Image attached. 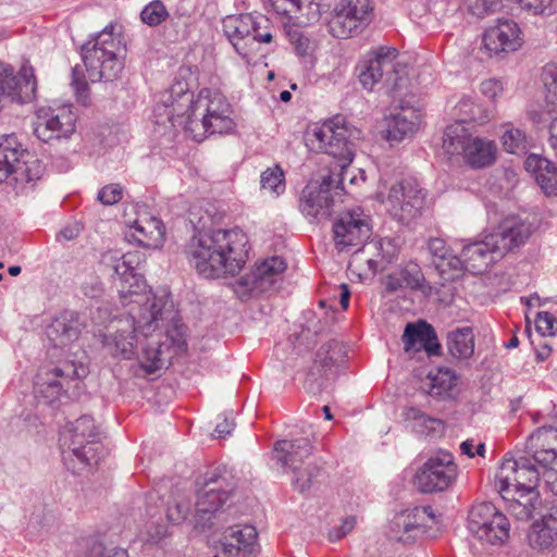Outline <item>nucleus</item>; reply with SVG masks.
Here are the masks:
<instances>
[{
  "label": "nucleus",
  "instance_id": "obj_36",
  "mask_svg": "<svg viewBox=\"0 0 557 557\" xmlns=\"http://www.w3.org/2000/svg\"><path fill=\"white\" fill-rule=\"evenodd\" d=\"M134 230L135 233L128 236L141 247L159 248L163 244L165 228L162 221L157 218H150L145 225L141 221H136Z\"/></svg>",
  "mask_w": 557,
  "mask_h": 557
},
{
  "label": "nucleus",
  "instance_id": "obj_30",
  "mask_svg": "<svg viewBox=\"0 0 557 557\" xmlns=\"http://www.w3.org/2000/svg\"><path fill=\"white\" fill-rule=\"evenodd\" d=\"M399 107L400 111L392 115L387 121V127L385 129L384 137L391 143H399L409 135H412L416 122L418 121L417 109L409 106V102L405 104V101H401Z\"/></svg>",
  "mask_w": 557,
  "mask_h": 557
},
{
  "label": "nucleus",
  "instance_id": "obj_48",
  "mask_svg": "<svg viewBox=\"0 0 557 557\" xmlns=\"http://www.w3.org/2000/svg\"><path fill=\"white\" fill-rule=\"evenodd\" d=\"M502 143L506 151L513 154L523 153L528 149L525 134L517 127L507 125L502 135Z\"/></svg>",
  "mask_w": 557,
  "mask_h": 557
},
{
  "label": "nucleus",
  "instance_id": "obj_16",
  "mask_svg": "<svg viewBox=\"0 0 557 557\" xmlns=\"http://www.w3.org/2000/svg\"><path fill=\"white\" fill-rule=\"evenodd\" d=\"M76 116L69 108L39 109L34 134L41 141L53 138H69L76 127Z\"/></svg>",
  "mask_w": 557,
  "mask_h": 557
},
{
  "label": "nucleus",
  "instance_id": "obj_49",
  "mask_svg": "<svg viewBox=\"0 0 557 557\" xmlns=\"http://www.w3.org/2000/svg\"><path fill=\"white\" fill-rule=\"evenodd\" d=\"M420 535L426 539H434L441 532V516L431 506H420Z\"/></svg>",
  "mask_w": 557,
  "mask_h": 557
},
{
  "label": "nucleus",
  "instance_id": "obj_24",
  "mask_svg": "<svg viewBox=\"0 0 557 557\" xmlns=\"http://www.w3.org/2000/svg\"><path fill=\"white\" fill-rule=\"evenodd\" d=\"M277 14L289 18L305 17L307 23L318 22L331 8V0H271Z\"/></svg>",
  "mask_w": 557,
  "mask_h": 557
},
{
  "label": "nucleus",
  "instance_id": "obj_5",
  "mask_svg": "<svg viewBox=\"0 0 557 557\" xmlns=\"http://www.w3.org/2000/svg\"><path fill=\"white\" fill-rule=\"evenodd\" d=\"M45 173V164L27 150L14 135H8L0 141V183L10 178L16 194L33 190Z\"/></svg>",
  "mask_w": 557,
  "mask_h": 557
},
{
  "label": "nucleus",
  "instance_id": "obj_1",
  "mask_svg": "<svg viewBox=\"0 0 557 557\" xmlns=\"http://www.w3.org/2000/svg\"><path fill=\"white\" fill-rule=\"evenodd\" d=\"M312 141L318 149L338 161L341 172L336 175L323 176L318 188L306 187L302 190L300 210L314 219H326L332 213L336 200L342 201L344 181L347 166L352 162L357 144L361 140L362 132L347 121L343 115H335L312 131Z\"/></svg>",
  "mask_w": 557,
  "mask_h": 557
},
{
  "label": "nucleus",
  "instance_id": "obj_51",
  "mask_svg": "<svg viewBox=\"0 0 557 557\" xmlns=\"http://www.w3.org/2000/svg\"><path fill=\"white\" fill-rule=\"evenodd\" d=\"M169 13L164 7V4L159 1L154 0L150 3H148L140 13L141 21L153 27L160 25L165 18L168 17Z\"/></svg>",
  "mask_w": 557,
  "mask_h": 557
},
{
  "label": "nucleus",
  "instance_id": "obj_20",
  "mask_svg": "<svg viewBox=\"0 0 557 557\" xmlns=\"http://www.w3.org/2000/svg\"><path fill=\"white\" fill-rule=\"evenodd\" d=\"M503 257V253L497 251V244L491 239L490 234L483 240L465 245L459 256L461 270L473 274H482Z\"/></svg>",
  "mask_w": 557,
  "mask_h": 557
},
{
  "label": "nucleus",
  "instance_id": "obj_31",
  "mask_svg": "<svg viewBox=\"0 0 557 557\" xmlns=\"http://www.w3.org/2000/svg\"><path fill=\"white\" fill-rule=\"evenodd\" d=\"M524 166L545 194H557V165L539 154H530Z\"/></svg>",
  "mask_w": 557,
  "mask_h": 557
},
{
  "label": "nucleus",
  "instance_id": "obj_64",
  "mask_svg": "<svg viewBox=\"0 0 557 557\" xmlns=\"http://www.w3.org/2000/svg\"><path fill=\"white\" fill-rule=\"evenodd\" d=\"M480 89L483 96L492 101H495L499 96L503 95L504 84L499 79L490 78L481 83Z\"/></svg>",
  "mask_w": 557,
  "mask_h": 557
},
{
  "label": "nucleus",
  "instance_id": "obj_32",
  "mask_svg": "<svg viewBox=\"0 0 557 557\" xmlns=\"http://www.w3.org/2000/svg\"><path fill=\"white\" fill-rule=\"evenodd\" d=\"M456 385V373L448 368H438L436 371L430 372L426 375L420 388L432 397L448 398L453 396Z\"/></svg>",
  "mask_w": 557,
  "mask_h": 557
},
{
  "label": "nucleus",
  "instance_id": "obj_14",
  "mask_svg": "<svg viewBox=\"0 0 557 557\" xmlns=\"http://www.w3.org/2000/svg\"><path fill=\"white\" fill-rule=\"evenodd\" d=\"M37 82L33 67L23 66L18 75L14 69L0 62V111L8 101L28 103L36 97Z\"/></svg>",
  "mask_w": 557,
  "mask_h": 557
},
{
  "label": "nucleus",
  "instance_id": "obj_55",
  "mask_svg": "<svg viewBox=\"0 0 557 557\" xmlns=\"http://www.w3.org/2000/svg\"><path fill=\"white\" fill-rule=\"evenodd\" d=\"M414 510L416 508L408 513L404 511L397 517V525H401L404 529V533L399 536V541L405 544H413L416 542V535L411 534L417 529L414 521L416 515H412Z\"/></svg>",
  "mask_w": 557,
  "mask_h": 557
},
{
  "label": "nucleus",
  "instance_id": "obj_46",
  "mask_svg": "<svg viewBox=\"0 0 557 557\" xmlns=\"http://www.w3.org/2000/svg\"><path fill=\"white\" fill-rule=\"evenodd\" d=\"M386 83L395 96H403L410 85L409 67L405 62L398 61L387 74Z\"/></svg>",
  "mask_w": 557,
  "mask_h": 557
},
{
  "label": "nucleus",
  "instance_id": "obj_63",
  "mask_svg": "<svg viewBox=\"0 0 557 557\" xmlns=\"http://www.w3.org/2000/svg\"><path fill=\"white\" fill-rule=\"evenodd\" d=\"M401 341L406 352L418 351L416 348L418 343V321L406 324Z\"/></svg>",
  "mask_w": 557,
  "mask_h": 557
},
{
  "label": "nucleus",
  "instance_id": "obj_7",
  "mask_svg": "<svg viewBox=\"0 0 557 557\" xmlns=\"http://www.w3.org/2000/svg\"><path fill=\"white\" fill-rule=\"evenodd\" d=\"M273 26L262 14L228 15L223 20V32L235 51L247 61L255 52V44H270Z\"/></svg>",
  "mask_w": 557,
  "mask_h": 557
},
{
  "label": "nucleus",
  "instance_id": "obj_19",
  "mask_svg": "<svg viewBox=\"0 0 557 557\" xmlns=\"http://www.w3.org/2000/svg\"><path fill=\"white\" fill-rule=\"evenodd\" d=\"M532 233L533 227L530 222L518 215H508L490 235L491 239L497 244V251L505 256L508 251L524 245Z\"/></svg>",
  "mask_w": 557,
  "mask_h": 557
},
{
  "label": "nucleus",
  "instance_id": "obj_42",
  "mask_svg": "<svg viewBox=\"0 0 557 557\" xmlns=\"http://www.w3.org/2000/svg\"><path fill=\"white\" fill-rule=\"evenodd\" d=\"M75 557H128L124 548L114 547L107 554L104 545L96 537L82 539L76 544Z\"/></svg>",
  "mask_w": 557,
  "mask_h": 557
},
{
  "label": "nucleus",
  "instance_id": "obj_25",
  "mask_svg": "<svg viewBox=\"0 0 557 557\" xmlns=\"http://www.w3.org/2000/svg\"><path fill=\"white\" fill-rule=\"evenodd\" d=\"M313 453V446L305 437L293 441L282 440L274 444V459L283 468H288L292 473L298 471Z\"/></svg>",
  "mask_w": 557,
  "mask_h": 557
},
{
  "label": "nucleus",
  "instance_id": "obj_62",
  "mask_svg": "<svg viewBox=\"0 0 557 557\" xmlns=\"http://www.w3.org/2000/svg\"><path fill=\"white\" fill-rule=\"evenodd\" d=\"M83 294L91 299L100 298L103 294V285L99 277L89 276L82 283Z\"/></svg>",
  "mask_w": 557,
  "mask_h": 557
},
{
  "label": "nucleus",
  "instance_id": "obj_58",
  "mask_svg": "<svg viewBox=\"0 0 557 557\" xmlns=\"http://www.w3.org/2000/svg\"><path fill=\"white\" fill-rule=\"evenodd\" d=\"M536 331L543 336H553L557 333V317L550 312H539L535 319Z\"/></svg>",
  "mask_w": 557,
  "mask_h": 557
},
{
  "label": "nucleus",
  "instance_id": "obj_6",
  "mask_svg": "<svg viewBox=\"0 0 557 557\" xmlns=\"http://www.w3.org/2000/svg\"><path fill=\"white\" fill-rule=\"evenodd\" d=\"M113 30L112 24L106 26L82 47V59L92 83L112 82L119 78L124 69L123 61L117 57L120 40H116Z\"/></svg>",
  "mask_w": 557,
  "mask_h": 557
},
{
  "label": "nucleus",
  "instance_id": "obj_43",
  "mask_svg": "<svg viewBox=\"0 0 557 557\" xmlns=\"http://www.w3.org/2000/svg\"><path fill=\"white\" fill-rule=\"evenodd\" d=\"M226 502V499L214 492L209 493V490L199 486L195 504L198 520L206 522L210 519V516L219 511Z\"/></svg>",
  "mask_w": 557,
  "mask_h": 557
},
{
  "label": "nucleus",
  "instance_id": "obj_29",
  "mask_svg": "<svg viewBox=\"0 0 557 557\" xmlns=\"http://www.w3.org/2000/svg\"><path fill=\"white\" fill-rule=\"evenodd\" d=\"M197 485L209 490V493L214 492L228 500L237 487V479L232 469L220 466L206 471V473L198 479Z\"/></svg>",
  "mask_w": 557,
  "mask_h": 557
},
{
  "label": "nucleus",
  "instance_id": "obj_37",
  "mask_svg": "<svg viewBox=\"0 0 557 557\" xmlns=\"http://www.w3.org/2000/svg\"><path fill=\"white\" fill-rule=\"evenodd\" d=\"M503 499L506 502V508L509 513L517 520H529L532 517L533 511L536 508L539 502V492L533 497L529 492H511L508 495L499 493Z\"/></svg>",
  "mask_w": 557,
  "mask_h": 557
},
{
  "label": "nucleus",
  "instance_id": "obj_41",
  "mask_svg": "<svg viewBox=\"0 0 557 557\" xmlns=\"http://www.w3.org/2000/svg\"><path fill=\"white\" fill-rule=\"evenodd\" d=\"M293 474V487L299 493H306L311 487H314L323 481L325 471L317 463L309 462L306 465V467L301 466V468L298 471H295Z\"/></svg>",
  "mask_w": 557,
  "mask_h": 557
},
{
  "label": "nucleus",
  "instance_id": "obj_17",
  "mask_svg": "<svg viewBox=\"0 0 557 557\" xmlns=\"http://www.w3.org/2000/svg\"><path fill=\"white\" fill-rule=\"evenodd\" d=\"M194 102L193 94L188 92L181 84L177 87H172L163 103L157 104L153 109L156 123L164 124V120H162L164 115L172 126L184 125L185 128L194 131L196 124L187 123Z\"/></svg>",
  "mask_w": 557,
  "mask_h": 557
},
{
  "label": "nucleus",
  "instance_id": "obj_8",
  "mask_svg": "<svg viewBox=\"0 0 557 557\" xmlns=\"http://www.w3.org/2000/svg\"><path fill=\"white\" fill-rule=\"evenodd\" d=\"M443 147L451 156L462 154L467 163L479 169L492 164L497 151L494 141L472 137L460 124H451L446 127Z\"/></svg>",
  "mask_w": 557,
  "mask_h": 557
},
{
  "label": "nucleus",
  "instance_id": "obj_39",
  "mask_svg": "<svg viewBox=\"0 0 557 557\" xmlns=\"http://www.w3.org/2000/svg\"><path fill=\"white\" fill-rule=\"evenodd\" d=\"M450 355L458 359H468L474 352V335L469 326L449 333L447 342Z\"/></svg>",
  "mask_w": 557,
  "mask_h": 557
},
{
  "label": "nucleus",
  "instance_id": "obj_4",
  "mask_svg": "<svg viewBox=\"0 0 557 557\" xmlns=\"http://www.w3.org/2000/svg\"><path fill=\"white\" fill-rule=\"evenodd\" d=\"M170 294L163 293L158 296L149 290L138 294L132 289L120 290L121 301L124 306H132L125 319L117 321L113 333L104 335L103 345L115 357L132 359L136 355L137 336L140 332L147 337L153 332L160 320H163L168 311Z\"/></svg>",
  "mask_w": 557,
  "mask_h": 557
},
{
  "label": "nucleus",
  "instance_id": "obj_45",
  "mask_svg": "<svg viewBox=\"0 0 557 557\" xmlns=\"http://www.w3.org/2000/svg\"><path fill=\"white\" fill-rule=\"evenodd\" d=\"M420 350L428 357H441L443 347L440 343L435 329L424 320L420 319Z\"/></svg>",
  "mask_w": 557,
  "mask_h": 557
},
{
  "label": "nucleus",
  "instance_id": "obj_34",
  "mask_svg": "<svg viewBox=\"0 0 557 557\" xmlns=\"http://www.w3.org/2000/svg\"><path fill=\"white\" fill-rule=\"evenodd\" d=\"M102 262L108 267H111L114 273L120 277L123 284H127L131 278L136 281V287L139 288L138 278L134 274L135 263H138V256L134 252H127L119 256L116 252H107L102 256ZM124 288L125 290L132 289L140 294L137 289H133V285L128 287L122 285L119 292Z\"/></svg>",
  "mask_w": 557,
  "mask_h": 557
},
{
  "label": "nucleus",
  "instance_id": "obj_56",
  "mask_svg": "<svg viewBox=\"0 0 557 557\" xmlns=\"http://www.w3.org/2000/svg\"><path fill=\"white\" fill-rule=\"evenodd\" d=\"M418 421V408L414 401H407L401 406L398 414V423L409 432L414 433L417 431Z\"/></svg>",
  "mask_w": 557,
  "mask_h": 557
},
{
  "label": "nucleus",
  "instance_id": "obj_59",
  "mask_svg": "<svg viewBox=\"0 0 557 557\" xmlns=\"http://www.w3.org/2000/svg\"><path fill=\"white\" fill-rule=\"evenodd\" d=\"M445 425L442 420L420 414V433L431 438H437L443 435Z\"/></svg>",
  "mask_w": 557,
  "mask_h": 557
},
{
  "label": "nucleus",
  "instance_id": "obj_38",
  "mask_svg": "<svg viewBox=\"0 0 557 557\" xmlns=\"http://www.w3.org/2000/svg\"><path fill=\"white\" fill-rule=\"evenodd\" d=\"M347 358L345 346L338 341L332 339L323 344L315 352V366H320L324 371H331L333 368L342 366Z\"/></svg>",
  "mask_w": 557,
  "mask_h": 557
},
{
  "label": "nucleus",
  "instance_id": "obj_61",
  "mask_svg": "<svg viewBox=\"0 0 557 557\" xmlns=\"http://www.w3.org/2000/svg\"><path fill=\"white\" fill-rule=\"evenodd\" d=\"M519 4L534 14H552L555 10L554 0H518Z\"/></svg>",
  "mask_w": 557,
  "mask_h": 557
},
{
  "label": "nucleus",
  "instance_id": "obj_2",
  "mask_svg": "<svg viewBox=\"0 0 557 557\" xmlns=\"http://www.w3.org/2000/svg\"><path fill=\"white\" fill-rule=\"evenodd\" d=\"M557 472V429L543 426L527 440L523 450L517 449L504 456L496 473L499 493L529 492L536 496L542 470Z\"/></svg>",
  "mask_w": 557,
  "mask_h": 557
},
{
  "label": "nucleus",
  "instance_id": "obj_9",
  "mask_svg": "<svg viewBox=\"0 0 557 557\" xmlns=\"http://www.w3.org/2000/svg\"><path fill=\"white\" fill-rule=\"evenodd\" d=\"M468 529L482 542L492 545L505 543L509 537V522L492 503L472 506L468 515Z\"/></svg>",
  "mask_w": 557,
  "mask_h": 557
},
{
  "label": "nucleus",
  "instance_id": "obj_28",
  "mask_svg": "<svg viewBox=\"0 0 557 557\" xmlns=\"http://www.w3.org/2000/svg\"><path fill=\"white\" fill-rule=\"evenodd\" d=\"M528 541L537 550L557 546V505L553 506L541 520L534 521L528 533Z\"/></svg>",
  "mask_w": 557,
  "mask_h": 557
},
{
  "label": "nucleus",
  "instance_id": "obj_44",
  "mask_svg": "<svg viewBox=\"0 0 557 557\" xmlns=\"http://www.w3.org/2000/svg\"><path fill=\"white\" fill-rule=\"evenodd\" d=\"M457 122L455 124L463 125L466 122L483 123L485 117L480 104L471 96H463L455 106Z\"/></svg>",
  "mask_w": 557,
  "mask_h": 557
},
{
  "label": "nucleus",
  "instance_id": "obj_18",
  "mask_svg": "<svg viewBox=\"0 0 557 557\" xmlns=\"http://www.w3.org/2000/svg\"><path fill=\"white\" fill-rule=\"evenodd\" d=\"M522 42L519 25L508 18H499L497 24L487 28L483 35V46L490 54L516 51Z\"/></svg>",
  "mask_w": 557,
  "mask_h": 557
},
{
  "label": "nucleus",
  "instance_id": "obj_54",
  "mask_svg": "<svg viewBox=\"0 0 557 557\" xmlns=\"http://www.w3.org/2000/svg\"><path fill=\"white\" fill-rule=\"evenodd\" d=\"M160 355H161V346L145 347L143 349L140 367L149 374L154 373L157 370H159L163 366Z\"/></svg>",
  "mask_w": 557,
  "mask_h": 557
},
{
  "label": "nucleus",
  "instance_id": "obj_13",
  "mask_svg": "<svg viewBox=\"0 0 557 557\" xmlns=\"http://www.w3.org/2000/svg\"><path fill=\"white\" fill-rule=\"evenodd\" d=\"M101 433L99 428L95 424V420L90 416H82L75 422L69 423L66 430L61 434V447H67V450L63 449V460L67 468L70 459L75 457L82 465H89L97 461L96 456H87L83 444L85 442H95V438H100Z\"/></svg>",
  "mask_w": 557,
  "mask_h": 557
},
{
  "label": "nucleus",
  "instance_id": "obj_33",
  "mask_svg": "<svg viewBox=\"0 0 557 557\" xmlns=\"http://www.w3.org/2000/svg\"><path fill=\"white\" fill-rule=\"evenodd\" d=\"M428 251L432 256V263L441 275H447L446 280L454 278L450 271H461L460 258L451 255L442 238H431L428 243Z\"/></svg>",
  "mask_w": 557,
  "mask_h": 557
},
{
  "label": "nucleus",
  "instance_id": "obj_21",
  "mask_svg": "<svg viewBox=\"0 0 557 557\" xmlns=\"http://www.w3.org/2000/svg\"><path fill=\"white\" fill-rule=\"evenodd\" d=\"M257 536L252 525L228 528L223 534L216 557H255L258 552Z\"/></svg>",
  "mask_w": 557,
  "mask_h": 557
},
{
  "label": "nucleus",
  "instance_id": "obj_11",
  "mask_svg": "<svg viewBox=\"0 0 557 557\" xmlns=\"http://www.w3.org/2000/svg\"><path fill=\"white\" fill-rule=\"evenodd\" d=\"M370 0H342L329 21L330 33L336 38L359 34L371 21Z\"/></svg>",
  "mask_w": 557,
  "mask_h": 557
},
{
  "label": "nucleus",
  "instance_id": "obj_3",
  "mask_svg": "<svg viewBox=\"0 0 557 557\" xmlns=\"http://www.w3.org/2000/svg\"><path fill=\"white\" fill-rule=\"evenodd\" d=\"M248 250V237L239 228L199 232L185 247L189 263L207 278L238 274Z\"/></svg>",
  "mask_w": 557,
  "mask_h": 557
},
{
  "label": "nucleus",
  "instance_id": "obj_35",
  "mask_svg": "<svg viewBox=\"0 0 557 557\" xmlns=\"http://www.w3.org/2000/svg\"><path fill=\"white\" fill-rule=\"evenodd\" d=\"M417 195L418 190L405 182L394 185L389 190L388 199L399 206L400 219L406 223H410L418 216Z\"/></svg>",
  "mask_w": 557,
  "mask_h": 557
},
{
  "label": "nucleus",
  "instance_id": "obj_57",
  "mask_svg": "<svg viewBox=\"0 0 557 557\" xmlns=\"http://www.w3.org/2000/svg\"><path fill=\"white\" fill-rule=\"evenodd\" d=\"M465 7L473 16L484 17L495 12L499 4L496 0H465Z\"/></svg>",
  "mask_w": 557,
  "mask_h": 557
},
{
  "label": "nucleus",
  "instance_id": "obj_47",
  "mask_svg": "<svg viewBox=\"0 0 557 557\" xmlns=\"http://www.w3.org/2000/svg\"><path fill=\"white\" fill-rule=\"evenodd\" d=\"M542 81L546 90L547 113L557 107V63H548L543 67Z\"/></svg>",
  "mask_w": 557,
  "mask_h": 557
},
{
  "label": "nucleus",
  "instance_id": "obj_15",
  "mask_svg": "<svg viewBox=\"0 0 557 557\" xmlns=\"http://www.w3.org/2000/svg\"><path fill=\"white\" fill-rule=\"evenodd\" d=\"M85 374V368L77 367L74 362H63L51 369L41 370L36 376V393L52 404L69 391L71 383Z\"/></svg>",
  "mask_w": 557,
  "mask_h": 557
},
{
  "label": "nucleus",
  "instance_id": "obj_23",
  "mask_svg": "<svg viewBox=\"0 0 557 557\" xmlns=\"http://www.w3.org/2000/svg\"><path fill=\"white\" fill-rule=\"evenodd\" d=\"M372 57L358 65L359 81L367 89L373 86L383 77L386 67L392 65L398 55V50L394 47L381 46L371 51Z\"/></svg>",
  "mask_w": 557,
  "mask_h": 557
},
{
  "label": "nucleus",
  "instance_id": "obj_40",
  "mask_svg": "<svg viewBox=\"0 0 557 557\" xmlns=\"http://www.w3.org/2000/svg\"><path fill=\"white\" fill-rule=\"evenodd\" d=\"M409 288L414 290L418 288V264L409 262L388 274L385 278V289L387 292H397L399 289Z\"/></svg>",
  "mask_w": 557,
  "mask_h": 557
},
{
  "label": "nucleus",
  "instance_id": "obj_12",
  "mask_svg": "<svg viewBox=\"0 0 557 557\" xmlns=\"http://www.w3.org/2000/svg\"><path fill=\"white\" fill-rule=\"evenodd\" d=\"M458 476V466L447 450L430 455L420 467V493H441L453 486Z\"/></svg>",
  "mask_w": 557,
  "mask_h": 557
},
{
  "label": "nucleus",
  "instance_id": "obj_50",
  "mask_svg": "<svg viewBox=\"0 0 557 557\" xmlns=\"http://www.w3.org/2000/svg\"><path fill=\"white\" fill-rule=\"evenodd\" d=\"M261 189L280 195L285 189L284 173L280 166L268 169L260 177Z\"/></svg>",
  "mask_w": 557,
  "mask_h": 557
},
{
  "label": "nucleus",
  "instance_id": "obj_10",
  "mask_svg": "<svg viewBox=\"0 0 557 557\" xmlns=\"http://www.w3.org/2000/svg\"><path fill=\"white\" fill-rule=\"evenodd\" d=\"M332 230L335 248L347 251L371 237V218L361 208L346 210L335 219Z\"/></svg>",
  "mask_w": 557,
  "mask_h": 557
},
{
  "label": "nucleus",
  "instance_id": "obj_60",
  "mask_svg": "<svg viewBox=\"0 0 557 557\" xmlns=\"http://www.w3.org/2000/svg\"><path fill=\"white\" fill-rule=\"evenodd\" d=\"M123 188L119 184H109L98 193V200L104 206H112L122 199Z\"/></svg>",
  "mask_w": 557,
  "mask_h": 557
},
{
  "label": "nucleus",
  "instance_id": "obj_22",
  "mask_svg": "<svg viewBox=\"0 0 557 557\" xmlns=\"http://www.w3.org/2000/svg\"><path fill=\"white\" fill-rule=\"evenodd\" d=\"M285 270L284 259L273 256L257 263L251 273L242 276L237 283L250 293L268 292L274 288V284Z\"/></svg>",
  "mask_w": 557,
  "mask_h": 557
},
{
  "label": "nucleus",
  "instance_id": "obj_26",
  "mask_svg": "<svg viewBox=\"0 0 557 557\" xmlns=\"http://www.w3.org/2000/svg\"><path fill=\"white\" fill-rule=\"evenodd\" d=\"M83 326L77 312L64 310L47 326L46 334L54 347H62L76 341Z\"/></svg>",
  "mask_w": 557,
  "mask_h": 557
},
{
  "label": "nucleus",
  "instance_id": "obj_27",
  "mask_svg": "<svg viewBox=\"0 0 557 557\" xmlns=\"http://www.w3.org/2000/svg\"><path fill=\"white\" fill-rule=\"evenodd\" d=\"M224 113H231V106L225 97L218 91L202 89L191 106L187 123L198 126L205 119H212Z\"/></svg>",
  "mask_w": 557,
  "mask_h": 557
},
{
  "label": "nucleus",
  "instance_id": "obj_52",
  "mask_svg": "<svg viewBox=\"0 0 557 557\" xmlns=\"http://www.w3.org/2000/svg\"><path fill=\"white\" fill-rule=\"evenodd\" d=\"M230 114L231 113L218 114L212 119H205L200 125L203 131L209 134L228 133L234 127V122Z\"/></svg>",
  "mask_w": 557,
  "mask_h": 557
},
{
  "label": "nucleus",
  "instance_id": "obj_53",
  "mask_svg": "<svg viewBox=\"0 0 557 557\" xmlns=\"http://www.w3.org/2000/svg\"><path fill=\"white\" fill-rule=\"evenodd\" d=\"M327 371H324L319 364L315 366V362H313V366L308 371L305 382H304V388L309 394H319L323 389L324 385V376Z\"/></svg>",
  "mask_w": 557,
  "mask_h": 557
}]
</instances>
